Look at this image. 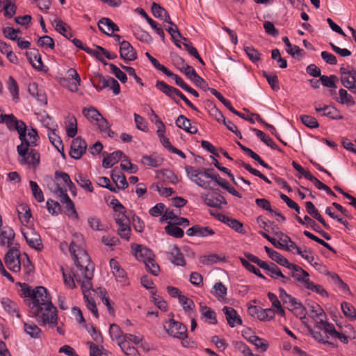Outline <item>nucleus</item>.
Masks as SVG:
<instances>
[{
    "label": "nucleus",
    "instance_id": "1",
    "mask_svg": "<svg viewBox=\"0 0 356 356\" xmlns=\"http://www.w3.org/2000/svg\"><path fill=\"white\" fill-rule=\"evenodd\" d=\"M69 250L70 254L74 256L76 264L74 275L76 282L81 285L86 307L96 318H98L99 313L96 303L88 294L90 291L92 290L91 280L94 275V265L87 252L77 246L74 242L70 244Z\"/></svg>",
    "mask_w": 356,
    "mask_h": 356
},
{
    "label": "nucleus",
    "instance_id": "2",
    "mask_svg": "<svg viewBox=\"0 0 356 356\" xmlns=\"http://www.w3.org/2000/svg\"><path fill=\"white\" fill-rule=\"evenodd\" d=\"M24 138L19 135L21 144L17 147V150L19 156V162L21 164H26L35 167L40 163V154L34 149H29L30 146L37 145L39 136L35 129L31 127L24 129L22 133Z\"/></svg>",
    "mask_w": 356,
    "mask_h": 356
},
{
    "label": "nucleus",
    "instance_id": "3",
    "mask_svg": "<svg viewBox=\"0 0 356 356\" xmlns=\"http://www.w3.org/2000/svg\"><path fill=\"white\" fill-rule=\"evenodd\" d=\"M18 284L22 288V296L24 298H30L31 301L29 303L31 314L38 315L41 312L42 306L49 302L45 300H51L49 293L44 286H36L34 289H32L26 283H18Z\"/></svg>",
    "mask_w": 356,
    "mask_h": 356
},
{
    "label": "nucleus",
    "instance_id": "4",
    "mask_svg": "<svg viewBox=\"0 0 356 356\" xmlns=\"http://www.w3.org/2000/svg\"><path fill=\"white\" fill-rule=\"evenodd\" d=\"M45 301H47L45 300ZM49 302L42 306L41 312L38 315L32 314L38 321L40 320L42 325L49 324L51 327H55L57 325V309L51 302V300H48Z\"/></svg>",
    "mask_w": 356,
    "mask_h": 356
},
{
    "label": "nucleus",
    "instance_id": "5",
    "mask_svg": "<svg viewBox=\"0 0 356 356\" xmlns=\"http://www.w3.org/2000/svg\"><path fill=\"white\" fill-rule=\"evenodd\" d=\"M95 79L97 81V83H93V86L97 90L100 91L108 88V84L111 83L112 84L113 94L117 95L120 92V84L114 78L109 76H104L99 73H96L95 74Z\"/></svg>",
    "mask_w": 356,
    "mask_h": 356
},
{
    "label": "nucleus",
    "instance_id": "6",
    "mask_svg": "<svg viewBox=\"0 0 356 356\" xmlns=\"http://www.w3.org/2000/svg\"><path fill=\"white\" fill-rule=\"evenodd\" d=\"M168 324V326L164 325V327L169 335L181 340L187 337V328L183 323L172 318Z\"/></svg>",
    "mask_w": 356,
    "mask_h": 356
},
{
    "label": "nucleus",
    "instance_id": "7",
    "mask_svg": "<svg viewBox=\"0 0 356 356\" xmlns=\"http://www.w3.org/2000/svg\"><path fill=\"white\" fill-rule=\"evenodd\" d=\"M20 253L17 247L10 248L5 255V263L8 268L14 272L18 273L21 269L19 260Z\"/></svg>",
    "mask_w": 356,
    "mask_h": 356
},
{
    "label": "nucleus",
    "instance_id": "8",
    "mask_svg": "<svg viewBox=\"0 0 356 356\" xmlns=\"http://www.w3.org/2000/svg\"><path fill=\"white\" fill-rule=\"evenodd\" d=\"M1 122H4L10 130H16L19 135H20L21 138H24V136L22 134V133L24 132V129L26 128V125L22 120H17L13 114H1Z\"/></svg>",
    "mask_w": 356,
    "mask_h": 356
},
{
    "label": "nucleus",
    "instance_id": "9",
    "mask_svg": "<svg viewBox=\"0 0 356 356\" xmlns=\"http://www.w3.org/2000/svg\"><path fill=\"white\" fill-rule=\"evenodd\" d=\"M22 234L26 239V243L31 248H34L38 251L42 250L43 245L39 234H38L33 229L28 227L27 231H25L24 229H22Z\"/></svg>",
    "mask_w": 356,
    "mask_h": 356
},
{
    "label": "nucleus",
    "instance_id": "10",
    "mask_svg": "<svg viewBox=\"0 0 356 356\" xmlns=\"http://www.w3.org/2000/svg\"><path fill=\"white\" fill-rule=\"evenodd\" d=\"M131 248L134 252L135 257L138 261H143L146 267H149V259L154 257L152 250L142 245L138 244H133Z\"/></svg>",
    "mask_w": 356,
    "mask_h": 356
},
{
    "label": "nucleus",
    "instance_id": "11",
    "mask_svg": "<svg viewBox=\"0 0 356 356\" xmlns=\"http://www.w3.org/2000/svg\"><path fill=\"white\" fill-rule=\"evenodd\" d=\"M87 143L80 136L74 138L71 144L70 156L74 159H80L86 153Z\"/></svg>",
    "mask_w": 356,
    "mask_h": 356
},
{
    "label": "nucleus",
    "instance_id": "12",
    "mask_svg": "<svg viewBox=\"0 0 356 356\" xmlns=\"http://www.w3.org/2000/svg\"><path fill=\"white\" fill-rule=\"evenodd\" d=\"M185 170L188 176L191 177V180L199 186L203 188H209L210 185L209 181L203 180L200 176H202V170L200 169H195L193 166L186 165Z\"/></svg>",
    "mask_w": 356,
    "mask_h": 356
},
{
    "label": "nucleus",
    "instance_id": "13",
    "mask_svg": "<svg viewBox=\"0 0 356 356\" xmlns=\"http://www.w3.org/2000/svg\"><path fill=\"white\" fill-rule=\"evenodd\" d=\"M120 58L126 62H131L137 58V53L131 44L126 40L120 42Z\"/></svg>",
    "mask_w": 356,
    "mask_h": 356
},
{
    "label": "nucleus",
    "instance_id": "14",
    "mask_svg": "<svg viewBox=\"0 0 356 356\" xmlns=\"http://www.w3.org/2000/svg\"><path fill=\"white\" fill-rule=\"evenodd\" d=\"M186 234L189 236L207 237L214 235L215 231L208 226L195 225L187 229Z\"/></svg>",
    "mask_w": 356,
    "mask_h": 356
},
{
    "label": "nucleus",
    "instance_id": "15",
    "mask_svg": "<svg viewBox=\"0 0 356 356\" xmlns=\"http://www.w3.org/2000/svg\"><path fill=\"white\" fill-rule=\"evenodd\" d=\"M99 29L104 34L111 36L115 31H119V28L111 19L103 17L98 22Z\"/></svg>",
    "mask_w": 356,
    "mask_h": 356
},
{
    "label": "nucleus",
    "instance_id": "16",
    "mask_svg": "<svg viewBox=\"0 0 356 356\" xmlns=\"http://www.w3.org/2000/svg\"><path fill=\"white\" fill-rule=\"evenodd\" d=\"M204 202L207 205L211 207L221 208L222 204H227L225 198L218 193H213L210 195H206L204 197Z\"/></svg>",
    "mask_w": 356,
    "mask_h": 356
},
{
    "label": "nucleus",
    "instance_id": "17",
    "mask_svg": "<svg viewBox=\"0 0 356 356\" xmlns=\"http://www.w3.org/2000/svg\"><path fill=\"white\" fill-rule=\"evenodd\" d=\"M222 312L225 314L226 319L230 327H233L236 324H242L241 318L234 308L225 306L222 308Z\"/></svg>",
    "mask_w": 356,
    "mask_h": 356
},
{
    "label": "nucleus",
    "instance_id": "18",
    "mask_svg": "<svg viewBox=\"0 0 356 356\" xmlns=\"http://www.w3.org/2000/svg\"><path fill=\"white\" fill-rule=\"evenodd\" d=\"M26 56L31 65L36 70L42 71L43 68V63L42 61L41 56L36 49H33L29 51L26 52Z\"/></svg>",
    "mask_w": 356,
    "mask_h": 356
},
{
    "label": "nucleus",
    "instance_id": "19",
    "mask_svg": "<svg viewBox=\"0 0 356 356\" xmlns=\"http://www.w3.org/2000/svg\"><path fill=\"white\" fill-rule=\"evenodd\" d=\"M155 87L160 90L161 92L172 98L176 104H179V101L175 98V95H177L178 89L168 85L163 81H157Z\"/></svg>",
    "mask_w": 356,
    "mask_h": 356
},
{
    "label": "nucleus",
    "instance_id": "20",
    "mask_svg": "<svg viewBox=\"0 0 356 356\" xmlns=\"http://www.w3.org/2000/svg\"><path fill=\"white\" fill-rule=\"evenodd\" d=\"M111 177L113 181L116 184V188L125 189L128 187V182L127 181L126 177L116 168H114L111 173Z\"/></svg>",
    "mask_w": 356,
    "mask_h": 356
},
{
    "label": "nucleus",
    "instance_id": "21",
    "mask_svg": "<svg viewBox=\"0 0 356 356\" xmlns=\"http://www.w3.org/2000/svg\"><path fill=\"white\" fill-rule=\"evenodd\" d=\"M124 156L122 151L118 150L111 154H106L102 161V166L104 168H110L114 164L117 163Z\"/></svg>",
    "mask_w": 356,
    "mask_h": 356
},
{
    "label": "nucleus",
    "instance_id": "22",
    "mask_svg": "<svg viewBox=\"0 0 356 356\" xmlns=\"http://www.w3.org/2000/svg\"><path fill=\"white\" fill-rule=\"evenodd\" d=\"M307 212L311 215L314 218L317 220L326 229H330V225L325 222L323 218L320 214L318 210L315 207L312 202H307L305 203Z\"/></svg>",
    "mask_w": 356,
    "mask_h": 356
},
{
    "label": "nucleus",
    "instance_id": "23",
    "mask_svg": "<svg viewBox=\"0 0 356 356\" xmlns=\"http://www.w3.org/2000/svg\"><path fill=\"white\" fill-rule=\"evenodd\" d=\"M342 85L353 91L356 88V70H352L348 74L341 77Z\"/></svg>",
    "mask_w": 356,
    "mask_h": 356
},
{
    "label": "nucleus",
    "instance_id": "24",
    "mask_svg": "<svg viewBox=\"0 0 356 356\" xmlns=\"http://www.w3.org/2000/svg\"><path fill=\"white\" fill-rule=\"evenodd\" d=\"M222 222L225 224L227 225L229 227L233 229L235 232L240 234H245V231L243 229V223L239 220L229 218L226 216H222V219H220Z\"/></svg>",
    "mask_w": 356,
    "mask_h": 356
},
{
    "label": "nucleus",
    "instance_id": "25",
    "mask_svg": "<svg viewBox=\"0 0 356 356\" xmlns=\"http://www.w3.org/2000/svg\"><path fill=\"white\" fill-rule=\"evenodd\" d=\"M170 254L171 256L170 259L175 265L181 266H184L186 265L184 255L177 246H173Z\"/></svg>",
    "mask_w": 356,
    "mask_h": 356
},
{
    "label": "nucleus",
    "instance_id": "26",
    "mask_svg": "<svg viewBox=\"0 0 356 356\" xmlns=\"http://www.w3.org/2000/svg\"><path fill=\"white\" fill-rule=\"evenodd\" d=\"M109 333L113 339L117 340L119 346L125 343V335L122 334V331L117 324L113 323L110 325Z\"/></svg>",
    "mask_w": 356,
    "mask_h": 356
},
{
    "label": "nucleus",
    "instance_id": "27",
    "mask_svg": "<svg viewBox=\"0 0 356 356\" xmlns=\"http://www.w3.org/2000/svg\"><path fill=\"white\" fill-rule=\"evenodd\" d=\"M138 13L145 18L148 24L155 30L156 33L161 38L162 40H165V33L162 28L157 26V23L150 18L147 13L142 8L138 9Z\"/></svg>",
    "mask_w": 356,
    "mask_h": 356
},
{
    "label": "nucleus",
    "instance_id": "28",
    "mask_svg": "<svg viewBox=\"0 0 356 356\" xmlns=\"http://www.w3.org/2000/svg\"><path fill=\"white\" fill-rule=\"evenodd\" d=\"M272 260H273L280 266H284L289 269L296 270L298 269V270L299 271L301 270V267H300L298 265L291 264L286 258H285L278 252L276 253V254L275 255Z\"/></svg>",
    "mask_w": 356,
    "mask_h": 356
},
{
    "label": "nucleus",
    "instance_id": "29",
    "mask_svg": "<svg viewBox=\"0 0 356 356\" xmlns=\"http://www.w3.org/2000/svg\"><path fill=\"white\" fill-rule=\"evenodd\" d=\"M131 220H129L128 222H120V224H117L118 226V234L122 238L126 241H129L130 235H131V227H130Z\"/></svg>",
    "mask_w": 356,
    "mask_h": 356
},
{
    "label": "nucleus",
    "instance_id": "30",
    "mask_svg": "<svg viewBox=\"0 0 356 356\" xmlns=\"http://www.w3.org/2000/svg\"><path fill=\"white\" fill-rule=\"evenodd\" d=\"M179 302L188 316L192 317V314L193 313L195 308L193 301L191 298L183 295L182 296H179Z\"/></svg>",
    "mask_w": 356,
    "mask_h": 356
},
{
    "label": "nucleus",
    "instance_id": "31",
    "mask_svg": "<svg viewBox=\"0 0 356 356\" xmlns=\"http://www.w3.org/2000/svg\"><path fill=\"white\" fill-rule=\"evenodd\" d=\"M62 203L66 204V213L69 216H73L75 219L79 218L78 213L76 211L75 206L72 200L69 197L68 195H65V197L60 199Z\"/></svg>",
    "mask_w": 356,
    "mask_h": 356
},
{
    "label": "nucleus",
    "instance_id": "32",
    "mask_svg": "<svg viewBox=\"0 0 356 356\" xmlns=\"http://www.w3.org/2000/svg\"><path fill=\"white\" fill-rule=\"evenodd\" d=\"M15 238V232L13 229L11 228H6L4 230H3L0 234V238L1 242L0 245L3 246L6 244L5 240H7V246L10 247L13 241Z\"/></svg>",
    "mask_w": 356,
    "mask_h": 356
},
{
    "label": "nucleus",
    "instance_id": "33",
    "mask_svg": "<svg viewBox=\"0 0 356 356\" xmlns=\"http://www.w3.org/2000/svg\"><path fill=\"white\" fill-rule=\"evenodd\" d=\"M252 131H254L256 135L261 139V140L264 142L266 145L270 147L273 149L281 151V149H280L279 147L274 143L272 138L266 136L263 131L255 128L252 129Z\"/></svg>",
    "mask_w": 356,
    "mask_h": 356
},
{
    "label": "nucleus",
    "instance_id": "34",
    "mask_svg": "<svg viewBox=\"0 0 356 356\" xmlns=\"http://www.w3.org/2000/svg\"><path fill=\"white\" fill-rule=\"evenodd\" d=\"M165 231L168 235L177 238H182L184 234L183 229L179 227L176 223L172 224L169 222L168 225L165 226Z\"/></svg>",
    "mask_w": 356,
    "mask_h": 356
},
{
    "label": "nucleus",
    "instance_id": "35",
    "mask_svg": "<svg viewBox=\"0 0 356 356\" xmlns=\"http://www.w3.org/2000/svg\"><path fill=\"white\" fill-rule=\"evenodd\" d=\"M200 312L202 315L207 320L209 321V323L211 324H216L217 323V319L216 316L215 312L211 309L210 307L202 305V304L200 305Z\"/></svg>",
    "mask_w": 356,
    "mask_h": 356
},
{
    "label": "nucleus",
    "instance_id": "36",
    "mask_svg": "<svg viewBox=\"0 0 356 356\" xmlns=\"http://www.w3.org/2000/svg\"><path fill=\"white\" fill-rule=\"evenodd\" d=\"M19 218L22 223H28L31 217V209L28 205L22 204L17 209Z\"/></svg>",
    "mask_w": 356,
    "mask_h": 356
},
{
    "label": "nucleus",
    "instance_id": "37",
    "mask_svg": "<svg viewBox=\"0 0 356 356\" xmlns=\"http://www.w3.org/2000/svg\"><path fill=\"white\" fill-rule=\"evenodd\" d=\"M315 110L318 113H321V111H323L322 115L328 117L331 119H334L335 114H337L338 110L331 106L325 105L323 107H318L317 102H314Z\"/></svg>",
    "mask_w": 356,
    "mask_h": 356
},
{
    "label": "nucleus",
    "instance_id": "38",
    "mask_svg": "<svg viewBox=\"0 0 356 356\" xmlns=\"http://www.w3.org/2000/svg\"><path fill=\"white\" fill-rule=\"evenodd\" d=\"M248 341L254 344L257 349H260L261 352H265L268 348V343L265 339L259 338L257 336L252 335L248 339Z\"/></svg>",
    "mask_w": 356,
    "mask_h": 356
},
{
    "label": "nucleus",
    "instance_id": "39",
    "mask_svg": "<svg viewBox=\"0 0 356 356\" xmlns=\"http://www.w3.org/2000/svg\"><path fill=\"white\" fill-rule=\"evenodd\" d=\"M293 270V271L291 273V276L296 280H297L298 282L302 284L305 286L307 281L309 280V279L308 278L309 276V273L305 270H303L302 268L300 271L298 270Z\"/></svg>",
    "mask_w": 356,
    "mask_h": 356
},
{
    "label": "nucleus",
    "instance_id": "40",
    "mask_svg": "<svg viewBox=\"0 0 356 356\" xmlns=\"http://www.w3.org/2000/svg\"><path fill=\"white\" fill-rule=\"evenodd\" d=\"M75 180L77 182V184L81 188H84L86 191L90 193L93 191L92 182L86 177H84L82 174H77L75 176Z\"/></svg>",
    "mask_w": 356,
    "mask_h": 356
},
{
    "label": "nucleus",
    "instance_id": "41",
    "mask_svg": "<svg viewBox=\"0 0 356 356\" xmlns=\"http://www.w3.org/2000/svg\"><path fill=\"white\" fill-rule=\"evenodd\" d=\"M261 268L268 271V275L273 279H275L277 277H280L282 274L278 266L272 262L270 264L266 262V266Z\"/></svg>",
    "mask_w": 356,
    "mask_h": 356
},
{
    "label": "nucleus",
    "instance_id": "42",
    "mask_svg": "<svg viewBox=\"0 0 356 356\" xmlns=\"http://www.w3.org/2000/svg\"><path fill=\"white\" fill-rule=\"evenodd\" d=\"M24 331L32 338H39L41 330L33 323H24Z\"/></svg>",
    "mask_w": 356,
    "mask_h": 356
},
{
    "label": "nucleus",
    "instance_id": "43",
    "mask_svg": "<svg viewBox=\"0 0 356 356\" xmlns=\"http://www.w3.org/2000/svg\"><path fill=\"white\" fill-rule=\"evenodd\" d=\"M339 99H337L341 104H346L349 106L355 105V102L353 97L348 93V92L343 88H341L339 91Z\"/></svg>",
    "mask_w": 356,
    "mask_h": 356
},
{
    "label": "nucleus",
    "instance_id": "44",
    "mask_svg": "<svg viewBox=\"0 0 356 356\" xmlns=\"http://www.w3.org/2000/svg\"><path fill=\"white\" fill-rule=\"evenodd\" d=\"M279 292L280 298L281 299L284 304L288 305L287 308L291 307L298 302V300L295 298L288 294L283 288H280Z\"/></svg>",
    "mask_w": 356,
    "mask_h": 356
},
{
    "label": "nucleus",
    "instance_id": "45",
    "mask_svg": "<svg viewBox=\"0 0 356 356\" xmlns=\"http://www.w3.org/2000/svg\"><path fill=\"white\" fill-rule=\"evenodd\" d=\"M296 218L301 225H305L307 227H312L315 232H318L321 227L312 219L309 216H305L303 219L296 216Z\"/></svg>",
    "mask_w": 356,
    "mask_h": 356
},
{
    "label": "nucleus",
    "instance_id": "46",
    "mask_svg": "<svg viewBox=\"0 0 356 356\" xmlns=\"http://www.w3.org/2000/svg\"><path fill=\"white\" fill-rule=\"evenodd\" d=\"M341 307L343 314L346 317H348L350 320H355L356 318L355 309L350 304L343 302Z\"/></svg>",
    "mask_w": 356,
    "mask_h": 356
},
{
    "label": "nucleus",
    "instance_id": "47",
    "mask_svg": "<svg viewBox=\"0 0 356 356\" xmlns=\"http://www.w3.org/2000/svg\"><path fill=\"white\" fill-rule=\"evenodd\" d=\"M30 187L32 191V194L35 200L38 202H42L44 201V195L42 190L39 188L38 184L34 181H30L29 182Z\"/></svg>",
    "mask_w": 356,
    "mask_h": 356
},
{
    "label": "nucleus",
    "instance_id": "48",
    "mask_svg": "<svg viewBox=\"0 0 356 356\" xmlns=\"http://www.w3.org/2000/svg\"><path fill=\"white\" fill-rule=\"evenodd\" d=\"M4 310L10 314L17 312L16 303L8 298H3L1 300Z\"/></svg>",
    "mask_w": 356,
    "mask_h": 356
},
{
    "label": "nucleus",
    "instance_id": "49",
    "mask_svg": "<svg viewBox=\"0 0 356 356\" xmlns=\"http://www.w3.org/2000/svg\"><path fill=\"white\" fill-rule=\"evenodd\" d=\"M305 287L310 291H315L316 293L321 295L322 296L327 297V292L320 284H315L313 282L307 281Z\"/></svg>",
    "mask_w": 356,
    "mask_h": 356
},
{
    "label": "nucleus",
    "instance_id": "50",
    "mask_svg": "<svg viewBox=\"0 0 356 356\" xmlns=\"http://www.w3.org/2000/svg\"><path fill=\"white\" fill-rule=\"evenodd\" d=\"M8 89L13 95L14 100L17 101L19 99V88L16 81L13 76H9L8 81Z\"/></svg>",
    "mask_w": 356,
    "mask_h": 356
},
{
    "label": "nucleus",
    "instance_id": "51",
    "mask_svg": "<svg viewBox=\"0 0 356 356\" xmlns=\"http://www.w3.org/2000/svg\"><path fill=\"white\" fill-rule=\"evenodd\" d=\"M337 80V77L335 75H331L330 76L326 75L320 76V81L323 86L331 88H337L335 81Z\"/></svg>",
    "mask_w": 356,
    "mask_h": 356
},
{
    "label": "nucleus",
    "instance_id": "52",
    "mask_svg": "<svg viewBox=\"0 0 356 356\" xmlns=\"http://www.w3.org/2000/svg\"><path fill=\"white\" fill-rule=\"evenodd\" d=\"M48 136L49 141L56 149L61 148L63 150V141L60 136L56 134L55 129H51V131L48 133Z\"/></svg>",
    "mask_w": 356,
    "mask_h": 356
},
{
    "label": "nucleus",
    "instance_id": "53",
    "mask_svg": "<svg viewBox=\"0 0 356 356\" xmlns=\"http://www.w3.org/2000/svg\"><path fill=\"white\" fill-rule=\"evenodd\" d=\"M300 120L302 124L309 128H317L319 127L318 121L313 116L303 115L300 116Z\"/></svg>",
    "mask_w": 356,
    "mask_h": 356
},
{
    "label": "nucleus",
    "instance_id": "54",
    "mask_svg": "<svg viewBox=\"0 0 356 356\" xmlns=\"http://www.w3.org/2000/svg\"><path fill=\"white\" fill-rule=\"evenodd\" d=\"M4 15L8 18H11L16 13V6L11 3L10 0H3Z\"/></svg>",
    "mask_w": 356,
    "mask_h": 356
},
{
    "label": "nucleus",
    "instance_id": "55",
    "mask_svg": "<svg viewBox=\"0 0 356 356\" xmlns=\"http://www.w3.org/2000/svg\"><path fill=\"white\" fill-rule=\"evenodd\" d=\"M247 56L254 63H256L260 60V54L259 51L252 46H246L244 48Z\"/></svg>",
    "mask_w": 356,
    "mask_h": 356
},
{
    "label": "nucleus",
    "instance_id": "56",
    "mask_svg": "<svg viewBox=\"0 0 356 356\" xmlns=\"http://www.w3.org/2000/svg\"><path fill=\"white\" fill-rule=\"evenodd\" d=\"M82 113L87 118H90L95 121H99V118H102V115L98 112V111L92 107L90 108H84Z\"/></svg>",
    "mask_w": 356,
    "mask_h": 356
},
{
    "label": "nucleus",
    "instance_id": "57",
    "mask_svg": "<svg viewBox=\"0 0 356 356\" xmlns=\"http://www.w3.org/2000/svg\"><path fill=\"white\" fill-rule=\"evenodd\" d=\"M66 132L67 136L70 138H74L77 133V123L76 119L74 117H72L70 122L67 125Z\"/></svg>",
    "mask_w": 356,
    "mask_h": 356
},
{
    "label": "nucleus",
    "instance_id": "58",
    "mask_svg": "<svg viewBox=\"0 0 356 356\" xmlns=\"http://www.w3.org/2000/svg\"><path fill=\"white\" fill-rule=\"evenodd\" d=\"M48 186L50 191L60 199L65 197V195H67L66 189L61 187L56 182H52L51 185L49 184Z\"/></svg>",
    "mask_w": 356,
    "mask_h": 356
},
{
    "label": "nucleus",
    "instance_id": "59",
    "mask_svg": "<svg viewBox=\"0 0 356 356\" xmlns=\"http://www.w3.org/2000/svg\"><path fill=\"white\" fill-rule=\"evenodd\" d=\"M47 207L49 212L52 215H57L61 211V207L60 204L51 199H49L47 201Z\"/></svg>",
    "mask_w": 356,
    "mask_h": 356
},
{
    "label": "nucleus",
    "instance_id": "60",
    "mask_svg": "<svg viewBox=\"0 0 356 356\" xmlns=\"http://www.w3.org/2000/svg\"><path fill=\"white\" fill-rule=\"evenodd\" d=\"M109 67L115 77L122 83H124L127 81V77L126 74L123 72L119 67H118L114 64H109Z\"/></svg>",
    "mask_w": 356,
    "mask_h": 356
},
{
    "label": "nucleus",
    "instance_id": "61",
    "mask_svg": "<svg viewBox=\"0 0 356 356\" xmlns=\"http://www.w3.org/2000/svg\"><path fill=\"white\" fill-rule=\"evenodd\" d=\"M220 261V257L216 254L204 255L200 258V262L204 265H210Z\"/></svg>",
    "mask_w": 356,
    "mask_h": 356
},
{
    "label": "nucleus",
    "instance_id": "62",
    "mask_svg": "<svg viewBox=\"0 0 356 356\" xmlns=\"http://www.w3.org/2000/svg\"><path fill=\"white\" fill-rule=\"evenodd\" d=\"M263 74L267 79L268 83H269L273 90H278L280 89L278 78L276 74H268L266 72H263Z\"/></svg>",
    "mask_w": 356,
    "mask_h": 356
},
{
    "label": "nucleus",
    "instance_id": "63",
    "mask_svg": "<svg viewBox=\"0 0 356 356\" xmlns=\"http://www.w3.org/2000/svg\"><path fill=\"white\" fill-rule=\"evenodd\" d=\"M288 309L292 311L296 316L300 317V318L305 317V309L300 302L298 301L293 306L288 307Z\"/></svg>",
    "mask_w": 356,
    "mask_h": 356
},
{
    "label": "nucleus",
    "instance_id": "64",
    "mask_svg": "<svg viewBox=\"0 0 356 356\" xmlns=\"http://www.w3.org/2000/svg\"><path fill=\"white\" fill-rule=\"evenodd\" d=\"M275 310L273 309H261L259 312L258 318L260 321H270L275 316Z\"/></svg>",
    "mask_w": 356,
    "mask_h": 356
}]
</instances>
